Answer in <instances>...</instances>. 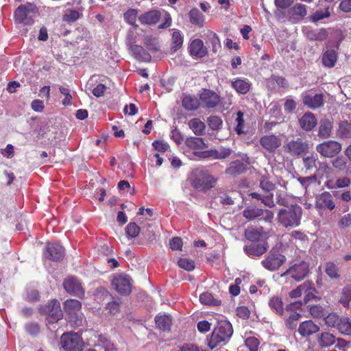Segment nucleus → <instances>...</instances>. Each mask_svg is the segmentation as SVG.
<instances>
[{"label":"nucleus","mask_w":351,"mask_h":351,"mask_svg":"<svg viewBox=\"0 0 351 351\" xmlns=\"http://www.w3.org/2000/svg\"><path fill=\"white\" fill-rule=\"evenodd\" d=\"M232 326L228 321L221 320L218 322L210 337V347L214 348L219 343L226 341L232 336Z\"/></svg>","instance_id":"1"},{"label":"nucleus","mask_w":351,"mask_h":351,"mask_svg":"<svg viewBox=\"0 0 351 351\" xmlns=\"http://www.w3.org/2000/svg\"><path fill=\"white\" fill-rule=\"evenodd\" d=\"M37 14V8L32 3L20 5L14 12L15 20L17 23L29 25Z\"/></svg>","instance_id":"2"},{"label":"nucleus","mask_w":351,"mask_h":351,"mask_svg":"<svg viewBox=\"0 0 351 351\" xmlns=\"http://www.w3.org/2000/svg\"><path fill=\"white\" fill-rule=\"evenodd\" d=\"M217 182V179L206 170L198 171L193 180V186L199 191H206L213 188Z\"/></svg>","instance_id":"3"},{"label":"nucleus","mask_w":351,"mask_h":351,"mask_svg":"<svg viewBox=\"0 0 351 351\" xmlns=\"http://www.w3.org/2000/svg\"><path fill=\"white\" fill-rule=\"evenodd\" d=\"M62 347L66 351H80L83 348V341L77 333H64L60 339Z\"/></svg>","instance_id":"4"},{"label":"nucleus","mask_w":351,"mask_h":351,"mask_svg":"<svg viewBox=\"0 0 351 351\" xmlns=\"http://www.w3.org/2000/svg\"><path fill=\"white\" fill-rule=\"evenodd\" d=\"M309 273V264L304 261H296L282 275H289L296 281H301Z\"/></svg>","instance_id":"5"},{"label":"nucleus","mask_w":351,"mask_h":351,"mask_svg":"<svg viewBox=\"0 0 351 351\" xmlns=\"http://www.w3.org/2000/svg\"><path fill=\"white\" fill-rule=\"evenodd\" d=\"M40 310L47 315V319L49 323H56L63 317L60 304L56 299L52 300L47 306L40 308Z\"/></svg>","instance_id":"6"},{"label":"nucleus","mask_w":351,"mask_h":351,"mask_svg":"<svg viewBox=\"0 0 351 351\" xmlns=\"http://www.w3.org/2000/svg\"><path fill=\"white\" fill-rule=\"evenodd\" d=\"M64 308L65 312L69 315L71 322H73L77 326L82 325L83 317L77 314L82 308L80 301L75 299L66 300L64 303Z\"/></svg>","instance_id":"7"},{"label":"nucleus","mask_w":351,"mask_h":351,"mask_svg":"<svg viewBox=\"0 0 351 351\" xmlns=\"http://www.w3.org/2000/svg\"><path fill=\"white\" fill-rule=\"evenodd\" d=\"M113 288L121 295H128L131 292V278L125 274H117L112 280Z\"/></svg>","instance_id":"8"},{"label":"nucleus","mask_w":351,"mask_h":351,"mask_svg":"<svg viewBox=\"0 0 351 351\" xmlns=\"http://www.w3.org/2000/svg\"><path fill=\"white\" fill-rule=\"evenodd\" d=\"M132 32L130 31L127 37V45L132 56L138 60L142 62H149L151 60V56L143 47L134 45L135 40L132 37Z\"/></svg>","instance_id":"9"},{"label":"nucleus","mask_w":351,"mask_h":351,"mask_svg":"<svg viewBox=\"0 0 351 351\" xmlns=\"http://www.w3.org/2000/svg\"><path fill=\"white\" fill-rule=\"evenodd\" d=\"M316 150L322 156L331 158L341 150V145L335 141H327L317 145Z\"/></svg>","instance_id":"10"},{"label":"nucleus","mask_w":351,"mask_h":351,"mask_svg":"<svg viewBox=\"0 0 351 351\" xmlns=\"http://www.w3.org/2000/svg\"><path fill=\"white\" fill-rule=\"evenodd\" d=\"M284 255L276 252H271L268 256L262 261V264L267 269L274 271L278 269L285 261Z\"/></svg>","instance_id":"11"},{"label":"nucleus","mask_w":351,"mask_h":351,"mask_svg":"<svg viewBox=\"0 0 351 351\" xmlns=\"http://www.w3.org/2000/svg\"><path fill=\"white\" fill-rule=\"evenodd\" d=\"M63 287L65 291L77 297H82L84 295V291L79 280L74 277H69L64 280Z\"/></svg>","instance_id":"12"},{"label":"nucleus","mask_w":351,"mask_h":351,"mask_svg":"<svg viewBox=\"0 0 351 351\" xmlns=\"http://www.w3.org/2000/svg\"><path fill=\"white\" fill-rule=\"evenodd\" d=\"M261 146L269 153H273L282 144L281 138L276 135H265L260 139Z\"/></svg>","instance_id":"13"},{"label":"nucleus","mask_w":351,"mask_h":351,"mask_svg":"<svg viewBox=\"0 0 351 351\" xmlns=\"http://www.w3.org/2000/svg\"><path fill=\"white\" fill-rule=\"evenodd\" d=\"M199 100L203 107L214 108L219 102V97L210 90H203L199 94Z\"/></svg>","instance_id":"14"},{"label":"nucleus","mask_w":351,"mask_h":351,"mask_svg":"<svg viewBox=\"0 0 351 351\" xmlns=\"http://www.w3.org/2000/svg\"><path fill=\"white\" fill-rule=\"evenodd\" d=\"M269 248V245L267 241L259 243H251L246 245L243 247L245 253L251 257H259L265 254Z\"/></svg>","instance_id":"15"},{"label":"nucleus","mask_w":351,"mask_h":351,"mask_svg":"<svg viewBox=\"0 0 351 351\" xmlns=\"http://www.w3.org/2000/svg\"><path fill=\"white\" fill-rule=\"evenodd\" d=\"M243 216L247 219H252L261 216H262L261 219H271L274 217V213L268 210H263L254 206H249L244 210Z\"/></svg>","instance_id":"16"},{"label":"nucleus","mask_w":351,"mask_h":351,"mask_svg":"<svg viewBox=\"0 0 351 351\" xmlns=\"http://www.w3.org/2000/svg\"><path fill=\"white\" fill-rule=\"evenodd\" d=\"M64 255V248L57 243H48L45 253V258L51 261H60Z\"/></svg>","instance_id":"17"},{"label":"nucleus","mask_w":351,"mask_h":351,"mask_svg":"<svg viewBox=\"0 0 351 351\" xmlns=\"http://www.w3.org/2000/svg\"><path fill=\"white\" fill-rule=\"evenodd\" d=\"M245 237L252 242L261 241V243H262L266 241L269 236L267 233L263 230V228L255 229L250 227L245 230Z\"/></svg>","instance_id":"18"},{"label":"nucleus","mask_w":351,"mask_h":351,"mask_svg":"<svg viewBox=\"0 0 351 351\" xmlns=\"http://www.w3.org/2000/svg\"><path fill=\"white\" fill-rule=\"evenodd\" d=\"M185 144L189 149L193 150L195 156L201 158L196 152H202L200 150L206 149L208 147V144L202 138L199 137H189L185 141Z\"/></svg>","instance_id":"19"},{"label":"nucleus","mask_w":351,"mask_h":351,"mask_svg":"<svg viewBox=\"0 0 351 351\" xmlns=\"http://www.w3.org/2000/svg\"><path fill=\"white\" fill-rule=\"evenodd\" d=\"M200 157L208 158L212 157L214 159H223L229 156L232 150L228 147H221L219 149H211L206 152H196Z\"/></svg>","instance_id":"20"},{"label":"nucleus","mask_w":351,"mask_h":351,"mask_svg":"<svg viewBox=\"0 0 351 351\" xmlns=\"http://www.w3.org/2000/svg\"><path fill=\"white\" fill-rule=\"evenodd\" d=\"M286 149L291 155L299 156L308 149V145L300 139L292 140L287 144Z\"/></svg>","instance_id":"21"},{"label":"nucleus","mask_w":351,"mask_h":351,"mask_svg":"<svg viewBox=\"0 0 351 351\" xmlns=\"http://www.w3.org/2000/svg\"><path fill=\"white\" fill-rule=\"evenodd\" d=\"M317 121L312 112H306L299 119L300 126L305 131L312 130L317 125Z\"/></svg>","instance_id":"22"},{"label":"nucleus","mask_w":351,"mask_h":351,"mask_svg":"<svg viewBox=\"0 0 351 351\" xmlns=\"http://www.w3.org/2000/svg\"><path fill=\"white\" fill-rule=\"evenodd\" d=\"M316 206L320 208H326L332 210L335 208V205L331 195L328 192H324L316 197Z\"/></svg>","instance_id":"23"},{"label":"nucleus","mask_w":351,"mask_h":351,"mask_svg":"<svg viewBox=\"0 0 351 351\" xmlns=\"http://www.w3.org/2000/svg\"><path fill=\"white\" fill-rule=\"evenodd\" d=\"M190 53L197 58L204 57L207 54V49L200 39L193 40L189 47Z\"/></svg>","instance_id":"24"},{"label":"nucleus","mask_w":351,"mask_h":351,"mask_svg":"<svg viewBox=\"0 0 351 351\" xmlns=\"http://www.w3.org/2000/svg\"><path fill=\"white\" fill-rule=\"evenodd\" d=\"M303 103L310 108H317L323 104L322 94H305L303 95Z\"/></svg>","instance_id":"25"},{"label":"nucleus","mask_w":351,"mask_h":351,"mask_svg":"<svg viewBox=\"0 0 351 351\" xmlns=\"http://www.w3.org/2000/svg\"><path fill=\"white\" fill-rule=\"evenodd\" d=\"M319 330V327L315 324L311 320L302 322L298 328V332L302 337H308L316 333Z\"/></svg>","instance_id":"26"},{"label":"nucleus","mask_w":351,"mask_h":351,"mask_svg":"<svg viewBox=\"0 0 351 351\" xmlns=\"http://www.w3.org/2000/svg\"><path fill=\"white\" fill-rule=\"evenodd\" d=\"M160 18V14L157 10H151L141 14L138 16V21L143 25H154L156 24Z\"/></svg>","instance_id":"27"},{"label":"nucleus","mask_w":351,"mask_h":351,"mask_svg":"<svg viewBox=\"0 0 351 351\" xmlns=\"http://www.w3.org/2000/svg\"><path fill=\"white\" fill-rule=\"evenodd\" d=\"M231 85L237 93L245 95L249 92L252 84L248 80L237 78L232 82Z\"/></svg>","instance_id":"28"},{"label":"nucleus","mask_w":351,"mask_h":351,"mask_svg":"<svg viewBox=\"0 0 351 351\" xmlns=\"http://www.w3.org/2000/svg\"><path fill=\"white\" fill-rule=\"evenodd\" d=\"M306 14V6L301 3L295 4L289 10V16L294 20H301Z\"/></svg>","instance_id":"29"},{"label":"nucleus","mask_w":351,"mask_h":351,"mask_svg":"<svg viewBox=\"0 0 351 351\" xmlns=\"http://www.w3.org/2000/svg\"><path fill=\"white\" fill-rule=\"evenodd\" d=\"M336 341L335 337L328 332H322L317 336V341L319 346L322 348H328L335 343Z\"/></svg>","instance_id":"30"},{"label":"nucleus","mask_w":351,"mask_h":351,"mask_svg":"<svg viewBox=\"0 0 351 351\" xmlns=\"http://www.w3.org/2000/svg\"><path fill=\"white\" fill-rule=\"evenodd\" d=\"M246 169V165L244 162L235 160L230 164L229 167L226 170V172L228 175L237 176L242 173Z\"/></svg>","instance_id":"31"},{"label":"nucleus","mask_w":351,"mask_h":351,"mask_svg":"<svg viewBox=\"0 0 351 351\" xmlns=\"http://www.w3.org/2000/svg\"><path fill=\"white\" fill-rule=\"evenodd\" d=\"M189 127L194 132L195 134L200 136L204 134L206 125L199 119L194 118L189 121Z\"/></svg>","instance_id":"32"},{"label":"nucleus","mask_w":351,"mask_h":351,"mask_svg":"<svg viewBox=\"0 0 351 351\" xmlns=\"http://www.w3.org/2000/svg\"><path fill=\"white\" fill-rule=\"evenodd\" d=\"M190 22L195 25L202 27L204 23V16L203 14L196 8H193L189 13Z\"/></svg>","instance_id":"33"},{"label":"nucleus","mask_w":351,"mask_h":351,"mask_svg":"<svg viewBox=\"0 0 351 351\" xmlns=\"http://www.w3.org/2000/svg\"><path fill=\"white\" fill-rule=\"evenodd\" d=\"M157 326L163 331H169L171 325V318L167 315H157L155 317Z\"/></svg>","instance_id":"34"},{"label":"nucleus","mask_w":351,"mask_h":351,"mask_svg":"<svg viewBox=\"0 0 351 351\" xmlns=\"http://www.w3.org/2000/svg\"><path fill=\"white\" fill-rule=\"evenodd\" d=\"M183 44V36L180 31L173 29L172 33L171 49L173 52L177 51Z\"/></svg>","instance_id":"35"},{"label":"nucleus","mask_w":351,"mask_h":351,"mask_svg":"<svg viewBox=\"0 0 351 351\" xmlns=\"http://www.w3.org/2000/svg\"><path fill=\"white\" fill-rule=\"evenodd\" d=\"M332 128V123L329 120H322L319 128V136L323 138H328L330 136Z\"/></svg>","instance_id":"36"},{"label":"nucleus","mask_w":351,"mask_h":351,"mask_svg":"<svg viewBox=\"0 0 351 351\" xmlns=\"http://www.w3.org/2000/svg\"><path fill=\"white\" fill-rule=\"evenodd\" d=\"M347 160L343 156L337 157L332 162L333 167L339 171H343L347 175L351 174V171L347 165Z\"/></svg>","instance_id":"37"},{"label":"nucleus","mask_w":351,"mask_h":351,"mask_svg":"<svg viewBox=\"0 0 351 351\" xmlns=\"http://www.w3.org/2000/svg\"><path fill=\"white\" fill-rule=\"evenodd\" d=\"M200 104V100L193 96L186 95L182 99L183 107L189 110L197 109Z\"/></svg>","instance_id":"38"},{"label":"nucleus","mask_w":351,"mask_h":351,"mask_svg":"<svg viewBox=\"0 0 351 351\" xmlns=\"http://www.w3.org/2000/svg\"><path fill=\"white\" fill-rule=\"evenodd\" d=\"M337 61V54L334 50L326 51L322 56V62L325 66L333 67Z\"/></svg>","instance_id":"39"},{"label":"nucleus","mask_w":351,"mask_h":351,"mask_svg":"<svg viewBox=\"0 0 351 351\" xmlns=\"http://www.w3.org/2000/svg\"><path fill=\"white\" fill-rule=\"evenodd\" d=\"M217 202H219L223 206L232 205L234 204V197L232 195H229L222 189H219L217 192V195L215 197Z\"/></svg>","instance_id":"40"},{"label":"nucleus","mask_w":351,"mask_h":351,"mask_svg":"<svg viewBox=\"0 0 351 351\" xmlns=\"http://www.w3.org/2000/svg\"><path fill=\"white\" fill-rule=\"evenodd\" d=\"M205 36L207 42L211 44L213 51L217 52L221 48L220 41L217 34L210 30H208L205 33Z\"/></svg>","instance_id":"41"},{"label":"nucleus","mask_w":351,"mask_h":351,"mask_svg":"<svg viewBox=\"0 0 351 351\" xmlns=\"http://www.w3.org/2000/svg\"><path fill=\"white\" fill-rule=\"evenodd\" d=\"M337 134L341 138L351 137V123L346 121L340 122Z\"/></svg>","instance_id":"42"},{"label":"nucleus","mask_w":351,"mask_h":351,"mask_svg":"<svg viewBox=\"0 0 351 351\" xmlns=\"http://www.w3.org/2000/svg\"><path fill=\"white\" fill-rule=\"evenodd\" d=\"M306 35L312 40H323L326 38V31L324 29L306 30Z\"/></svg>","instance_id":"43"},{"label":"nucleus","mask_w":351,"mask_h":351,"mask_svg":"<svg viewBox=\"0 0 351 351\" xmlns=\"http://www.w3.org/2000/svg\"><path fill=\"white\" fill-rule=\"evenodd\" d=\"M337 329L341 334L351 335V319L346 317H341Z\"/></svg>","instance_id":"44"},{"label":"nucleus","mask_w":351,"mask_h":351,"mask_svg":"<svg viewBox=\"0 0 351 351\" xmlns=\"http://www.w3.org/2000/svg\"><path fill=\"white\" fill-rule=\"evenodd\" d=\"M97 351H113L114 345L106 337H100L99 342L96 345Z\"/></svg>","instance_id":"45"},{"label":"nucleus","mask_w":351,"mask_h":351,"mask_svg":"<svg viewBox=\"0 0 351 351\" xmlns=\"http://www.w3.org/2000/svg\"><path fill=\"white\" fill-rule=\"evenodd\" d=\"M138 15V11L136 9H129L124 14V19L125 21L132 25L134 28H137L138 25L136 24V20Z\"/></svg>","instance_id":"46"},{"label":"nucleus","mask_w":351,"mask_h":351,"mask_svg":"<svg viewBox=\"0 0 351 351\" xmlns=\"http://www.w3.org/2000/svg\"><path fill=\"white\" fill-rule=\"evenodd\" d=\"M199 301L201 303L206 305L217 306L220 304V301L215 300L211 293L205 292L200 295Z\"/></svg>","instance_id":"47"},{"label":"nucleus","mask_w":351,"mask_h":351,"mask_svg":"<svg viewBox=\"0 0 351 351\" xmlns=\"http://www.w3.org/2000/svg\"><path fill=\"white\" fill-rule=\"evenodd\" d=\"M351 300V285L346 286L343 289L342 296L339 302L344 307H348Z\"/></svg>","instance_id":"48"},{"label":"nucleus","mask_w":351,"mask_h":351,"mask_svg":"<svg viewBox=\"0 0 351 351\" xmlns=\"http://www.w3.org/2000/svg\"><path fill=\"white\" fill-rule=\"evenodd\" d=\"M269 305L277 313L282 314L283 313V305L280 298L277 296L273 297L269 300Z\"/></svg>","instance_id":"49"},{"label":"nucleus","mask_w":351,"mask_h":351,"mask_svg":"<svg viewBox=\"0 0 351 351\" xmlns=\"http://www.w3.org/2000/svg\"><path fill=\"white\" fill-rule=\"evenodd\" d=\"M341 318L336 313H330L325 318V324L329 327H337L340 322Z\"/></svg>","instance_id":"50"},{"label":"nucleus","mask_w":351,"mask_h":351,"mask_svg":"<svg viewBox=\"0 0 351 351\" xmlns=\"http://www.w3.org/2000/svg\"><path fill=\"white\" fill-rule=\"evenodd\" d=\"M325 271L330 278H338L339 277V269L335 263L332 262H328L326 264Z\"/></svg>","instance_id":"51"},{"label":"nucleus","mask_w":351,"mask_h":351,"mask_svg":"<svg viewBox=\"0 0 351 351\" xmlns=\"http://www.w3.org/2000/svg\"><path fill=\"white\" fill-rule=\"evenodd\" d=\"M80 17V13L75 10H67L63 15V21L69 23L75 22Z\"/></svg>","instance_id":"52"},{"label":"nucleus","mask_w":351,"mask_h":351,"mask_svg":"<svg viewBox=\"0 0 351 351\" xmlns=\"http://www.w3.org/2000/svg\"><path fill=\"white\" fill-rule=\"evenodd\" d=\"M126 234L128 237H136L140 232V228L135 222H130L125 228Z\"/></svg>","instance_id":"53"},{"label":"nucleus","mask_w":351,"mask_h":351,"mask_svg":"<svg viewBox=\"0 0 351 351\" xmlns=\"http://www.w3.org/2000/svg\"><path fill=\"white\" fill-rule=\"evenodd\" d=\"M300 314L298 313H291L285 321L286 326L290 329L295 328L297 326L298 321L300 319Z\"/></svg>","instance_id":"54"},{"label":"nucleus","mask_w":351,"mask_h":351,"mask_svg":"<svg viewBox=\"0 0 351 351\" xmlns=\"http://www.w3.org/2000/svg\"><path fill=\"white\" fill-rule=\"evenodd\" d=\"M207 123H208V126L212 130H219L221 127L223 122H222L221 119L219 117L212 116L208 119Z\"/></svg>","instance_id":"55"},{"label":"nucleus","mask_w":351,"mask_h":351,"mask_svg":"<svg viewBox=\"0 0 351 351\" xmlns=\"http://www.w3.org/2000/svg\"><path fill=\"white\" fill-rule=\"evenodd\" d=\"M329 16L330 12L328 8H326L322 10L316 11L313 15L310 16V19L312 21L316 22L324 18H328Z\"/></svg>","instance_id":"56"},{"label":"nucleus","mask_w":351,"mask_h":351,"mask_svg":"<svg viewBox=\"0 0 351 351\" xmlns=\"http://www.w3.org/2000/svg\"><path fill=\"white\" fill-rule=\"evenodd\" d=\"M59 90L62 95L64 96V99L62 101L64 106H70L72 104V96L70 93V90L67 87L60 86Z\"/></svg>","instance_id":"57"},{"label":"nucleus","mask_w":351,"mask_h":351,"mask_svg":"<svg viewBox=\"0 0 351 351\" xmlns=\"http://www.w3.org/2000/svg\"><path fill=\"white\" fill-rule=\"evenodd\" d=\"M235 121L237 123V125L235 128L237 132L239 134L243 133L244 119H243V113L241 111H239L237 113V118H236Z\"/></svg>","instance_id":"58"},{"label":"nucleus","mask_w":351,"mask_h":351,"mask_svg":"<svg viewBox=\"0 0 351 351\" xmlns=\"http://www.w3.org/2000/svg\"><path fill=\"white\" fill-rule=\"evenodd\" d=\"M178 264L180 267L187 271H192L195 268L194 261L188 258H180Z\"/></svg>","instance_id":"59"},{"label":"nucleus","mask_w":351,"mask_h":351,"mask_svg":"<svg viewBox=\"0 0 351 351\" xmlns=\"http://www.w3.org/2000/svg\"><path fill=\"white\" fill-rule=\"evenodd\" d=\"M259 343V340L254 337H249L245 339V345L250 351H257Z\"/></svg>","instance_id":"60"},{"label":"nucleus","mask_w":351,"mask_h":351,"mask_svg":"<svg viewBox=\"0 0 351 351\" xmlns=\"http://www.w3.org/2000/svg\"><path fill=\"white\" fill-rule=\"evenodd\" d=\"M291 219H300L302 217V208L299 206H293L289 209Z\"/></svg>","instance_id":"61"},{"label":"nucleus","mask_w":351,"mask_h":351,"mask_svg":"<svg viewBox=\"0 0 351 351\" xmlns=\"http://www.w3.org/2000/svg\"><path fill=\"white\" fill-rule=\"evenodd\" d=\"M250 196H251L252 198L261 199L262 202L264 203V204H265L266 206H268L269 207H271L273 205L274 202L272 200V197H273L272 194H270L269 195L267 196V197L265 199H262L261 195L258 193H252L250 194Z\"/></svg>","instance_id":"62"},{"label":"nucleus","mask_w":351,"mask_h":351,"mask_svg":"<svg viewBox=\"0 0 351 351\" xmlns=\"http://www.w3.org/2000/svg\"><path fill=\"white\" fill-rule=\"evenodd\" d=\"M27 332L31 335L36 336L40 332V327L36 323H29L25 325Z\"/></svg>","instance_id":"63"},{"label":"nucleus","mask_w":351,"mask_h":351,"mask_svg":"<svg viewBox=\"0 0 351 351\" xmlns=\"http://www.w3.org/2000/svg\"><path fill=\"white\" fill-rule=\"evenodd\" d=\"M309 312L313 317H322L324 315L322 308L319 306H311L309 308Z\"/></svg>","instance_id":"64"}]
</instances>
